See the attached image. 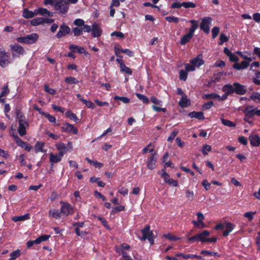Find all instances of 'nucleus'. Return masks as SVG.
Returning a JSON list of instances; mask_svg holds the SVG:
<instances>
[{"mask_svg":"<svg viewBox=\"0 0 260 260\" xmlns=\"http://www.w3.org/2000/svg\"><path fill=\"white\" fill-rule=\"evenodd\" d=\"M44 90L46 92L49 93L51 95H55L56 93V91L54 89L51 88L49 87L48 85H45Z\"/></svg>","mask_w":260,"mask_h":260,"instance_id":"55","label":"nucleus"},{"mask_svg":"<svg viewBox=\"0 0 260 260\" xmlns=\"http://www.w3.org/2000/svg\"><path fill=\"white\" fill-rule=\"evenodd\" d=\"M36 15H37V13H36V10H35L34 11H32L26 8L23 9L22 16L25 18H32Z\"/></svg>","mask_w":260,"mask_h":260,"instance_id":"19","label":"nucleus"},{"mask_svg":"<svg viewBox=\"0 0 260 260\" xmlns=\"http://www.w3.org/2000/svg\"><path fill=\"white\" fill-rule=\"evenodd\" d=\"M50 162L52 167L54 164L59 162L61 159L57 155L51 153L49 155Z\"/></svg>","mask_w":260,"mask_h":260,"instance_id":"24","label":"nucleus"},{"mask_svg":"<svg viewBox=\"0 0 260 260\" xmlns=\"http://www.w3.org/2000/svg\"><path fill=\"white\" fill-rule=\"evenodd\" d=\"M55 147L58 150L68 151V148L66 145L62 142H59L55 145Z\"/></svg>","mask_w":260,"mask_h":260,"instance_id":"56","label":"nucleus"},{"mask_svg":"<svg viewBox=\"0 0 260 260\" xmlns=\"http://www.w3.org/2000/svg\"><path fill=\"white\" fill-rule=\"evenodd\" d=\"M125 210V207L123 205H119L112 208L111 214H115L117 212L123 211Z\"/></svg>","mask_w":260,"mask_h":260,"instance_id":"41","label":"nucleus"},{"mask_svg":"<svg viewBox=\"0 0 260 260\" xmlns=\"http://www.w3.org/2000/svg\"><path fill=\"white\" fill-rule=\"evenodd\" d=\"M97 218L102 222V224L106 229L109 230H110V226L108 224L107 220L105 218L102 217L101 216H98Z\"/></svg>","mask_w":260,"mask_h":260,"instance_id":"50","label":"nucleus"},{"mask_svg":"<svg viewBox=\"0 0 260 260\" xmlns=\"http://www.w3.org/2000/svg\"><path fill=\"white\" fill-rule=\"evenodd\" d=\"M178 131L176 130H174L173 132H172L169 137L168 138L167 141L168 142L172 141L175 138V137L178 134Z\"/></svg>","mask_w":260,"mask_h":260,"instance_id":"63","label":"nucleus"},{"mask_svg":"<svg viewBox=\"0 0 260 260\" xmlns=\"http://www.w3.org/2000/svg\"><path fill=\"white\" fill-rule=\"evenodd\" d=\"M165 19L169 22H174L175 23H178L179 21V18L173 16H167L165 17Z\"/></svg>","mask_w":260,"mask_h":260,"instance_id":"58","label":"nucleus"},{"mask_svg":"<svg viewBox=\"0 0 260 260\" xmlns=\"http://www.w3.org/2000/svg\"><path fill=\"white\" fill-rule=\"evenodd\" d=\"M192 224L199 229H202L206 227L205 223L202 220H193L192 221Z\"/></svg>","mask_w":260,"mask_h":260,"instance_id":"40","label":"nucleus"},{"mask_svg":"<svg viewBox=\"0 0 260 260\" xmlns=\"http://www.w3.org/2000/svg\"><path fill=\"white\" fill-rule=\"evenodd\" d=\"M211 21L212 18L210 17H205L202 19L200 27L205 33L208 34L209 32V25L211 24Z\"/></svg>","mask_w":260,"mask_h":260,"instance_id":"8","label":"nucleus"},{"mask_svg":"<svg viewBox=\"0 0 260 260\" xmlns=\"http://www.w3.org/2000/svg\"><path fill=\"white\" fill-rule=\"evenodd\" d=\"M69 9V3L67 0H58L54 9L61 14H66Z\"/></svg>","mask_w":260,"mask_h":260,"instance_id":"3","label":"nucleus"},{"mask_svg":"<svg viewBox=\"0 0 260 260\" xmlns=\"http://www.w3.org/2000/svg\"><path fill=\"white\" fill-rule=\"evenodd\" d=\"M60 204L61 205L60 210L62 215L68 216L74 214V208L69 203L60 201Z\"/></svg>","mask_w":260,"mask_h":260,"instance_id":"4","label":"nucleus"},{"mask_svg":"<svg viewBox=\"0 0 260 260\" xmlns=\"http://www.w3.org/2000/svg\"><path fill=\"white\" fill-rule=\"evenodd\" d=\"M238 140L239 143L244 145H246L248 144L247 139L244 136L239 137Z\"/></svg>","mask_w":260,"mask_h":260,"instance_id":"64","label":"nucleus"},{"mask_svg":"<svg viewBox=\"0 0 260 260\" xmlns=\"http://www.w3.org/2000/svg\"><path fill=\"white\" fill-rule=\"evenodd\" d=\"M71 32L70 27L66 25V23H63L59 26V30L56 35V37L58 39L61 38L69 35Z\"/></svg>","mask_w":260,"mask_h":260,"instance_id":"7","label":"nucleus"},{"mask_svg":"<svg viewBox=\"0 0 260 260\" xmlns=\"http://www.w3.org/2000/svg\"><path fill=\"white\" fill-rule=\"evenodd\" d=\"M250 145L252 146L257 147L260 145V137L258 135H251L249 137Z\"/></svg>","mask_w":260,"mask_h":260,"instance_id":"14","label":"nucleus"},{"mask_svg":"<svg viewBox=\"0 0 260 260\" xmlns=\"http://www.w3.org/2000/svg\"><path fill=\"white\" fill-rule=\"evenodd\" d=\"M219 97V95L216 93H211L209 94H205L203 95V99H214Z\"/></svg>","mask_w":260,"mask_h":260,"instance_id":"46","label":"nucleus"},{"mask_svg":"<svg viewBox=\"0 0 260 260\" xmlns=\"http://www.w3.org/2000/svg\"><path fill=\"white\" fill-rule=\"evenodd\" d=\"M221 123L223 125L227 126L228 127H233L236 126L235 123H234V122H233L230 120H228V119L222 118L221 119Z\"/></svg>","mask_w":260,"mask_h":260,"instance_id":"38","label":"nucleus"},{"mask_svg":"<svg viewBox=\"0 0 260 260\" xmlns=\"http://www.w3.org/2000/svg\"><path fill=\"white\" fill-rule=\"evenodd\" d=\"M220 29L217 26L214 27L212 29V38H215L219 33Z\"/></svg>","mask_w":260,"mask_h":260,"instance_id":"62","label":"nucleus"},{"mask_svg":"<svg viewBox=\"0 0 260 260\" xmlns=\"http://www.w3.org/2000/svg\"><path fill=\"white\" fill-rule=\"evenodd\" d=\"M80 101L84 104L88 108L94 109L95 108L94 104L91 101H87L83 98H81L80 99Z\"/></svg>","mask_w":260,"mask_h":260,"instance_id":"34","label":"nucleus"},{"mask_svg":"<svg viewBox=\"0 0 260 260\" xmlns=\"http://www.w3.org/2000/svg\"><path fill=\"white\" fill-rule=\"evenodd\" d=\"M163 237L171 241H178L181 239L180 238H177L176 236L171 235L170 234H164Z\"/></svg>","mask_w":260,"mask_h":260,"instance_id":"57","label":"nucleus"},{"mask_svg":"<svg viewBox=\"0 0 260 260\" xmlns=\"http://www.w3.org/2000/svg\"><path fill=\"white\" fill-rule=\"evenodd\" d=\"M74 24L77 26H81L82 27V26L84 25L85 22L83 19L77 18L74 20Z\"/></svg>","mask_w":260,"mask_h":260,"instance_id":"61","label":"nucleus"},{"mask_svg":"<svg viewBox=\"0 0 260 260\" xmlns=\"http://www.w3.org/2000/svg\"><path fill=\"white\" fill-rule=\"evenodd\" d=\"M50 238V235H42L36 239V242L38 243V244L41 243L42 242L47 241Z\"/></svg>","mask_w":260,"mask_h":260,"instance_id":"32","label":"nucleus"},{"mask_svg":"<svg viewBox=\"0 0 260 260\" xmlns=\"http://www.w3.org/2000/svg\"><path fill=\"white\" fill-rule=\"evenodd\" d=\"M21 255V251L19 249H17L10 254L9 260H15L20 256Z\"/></svg>","mask_w":260,"mask_h":260,"instance_id":"30","label":"nucleus"},{"mask_svg":"<svg viewBox=\"0 0 260 260\" xmlns=\"http://www.w3.org/2000/svg\"><path fill=\"white\" fill-rule=\"evenodd\" d=\"M187 77V73L186 71L181 70L179 72V78L184 81H186Z\"/></svg>","mask_w":260,"mask_h":260,"instance_id":"54","label":"nucleus"},{"mask_svg":"<svg viewBox=\"0 0 260 260\" xmlns=\"http://www.w3.org/2000/svg\"><path fill=\"white\" fill-rule=\"evenodd\" d=\"M63 131L68 133H72L74 134H77L78 132V129L74 127L73 124L70 123H66L61 127Z\"/></svg>","mask_w":260,"mask_h":260,"instance_id":"11","label":"nucleus"},{"mask_svg":"<svg viewBox=\"0 0 260 260\" xmlns=\"http://www.w3.org/2000/svg\"><path fill=\"white\" fill-rule=\"evenodd\" d=\"M114 99L115 101L119 100L124 104H128L130 102V99L125 96H120L118 95H115L114 97Z\"/></svg>","mask_w":260,"mask_h":260,"instance_id":"39","label":"nucleus"},{"mask_svg":"<svg viewBox=\"0 0 260 260\" xmlns=\"http://www.w3.org/2000/svg\"><path fill=\"white\" fill-rule=\"evenodd\" d=\"M212 150L211 146L210 145L205 144L203 146L202 148L201 149V152L204 155H207V151H211Z\"/></svg>","mask_w":260,"mask_h":260,"instance_id":"44","label":"nucleus"},{"mask_svg":"<svg viewBox=\"0 0 260 260\" xmlns=\"http://www.w3.org/2000/svg\"><path fill=\"white\" fill-rule=\"evenodd\" d=\"M39 35L36 33H32L25 37H19L16 38L18 43L26 44H32L39 39Z\"/></svg>","mask_w":260,"mask_h":260,"instance_id":"2","label":"nucleus"},{"mask_svg":"<svg viewBox=\"0 0 260 260\" xmlns=\"http://www.w3.org/2000/svg\"><path fill=\"white\" fill-rule=\"evenodd\" d=\"M136 95L140 100L142 101L144 104H147L149 103V100L147 96L139 93H136Z\"/></svg>","mask_w":260,"mask_h":260,"instance_id":"36","label":"nucleus"},{"mask_svg":"<svg viewBox=\"0 0 260 260\" xmlns=\"http://www.w3.org/2000/svg\"><path fill=\"white\" fill-rule=\"evenodd\" d=\"M30 219V214L26 213L23 215L15 216L13 218V220L15 222L19 221H24Z\"/></svg>","mask_w":260,"mask_h":260,"instance_id":"27","label":"nucleus"},{"mask_svg":"<svg viewBox=\"0 0 260 260\" xmlns=\"http://www.w3.org/2000/svg\"><path fill=\"white\" fill-rule=\"evenodd\" d=\"M44 116L48 119V120H49V121L50 122L52 123L53 125H56V118L54 116L50 115L48 113H46V114Z\"/></svg>","mask_w":260,"mask_h":260,"instance_id":"48","label":"nucleus"},{"mask_svg":"<svg viewBox=\"0 0 260 260\" xmlns=\"http://www.w3.org/2000/svg\"><path fill=\"white\" fill-rule=\"evenodd\" d=\"M15 114L16 116V118L18 119V120L19 119H22L25 120V117L24 115V114L22 113L20 109H16L15 111Z\"/></svg>","mask_w":260,"mask_h":260,"instance_id":"51","label":"nucleus"},{"mask_svg":"<svg viewBox=\"0 0 260 260\" xmlns=\"http://www.w3.org/2000/svg\"><path fill=\"white\" fill-rule=\"evenodd\" d=\"M235 225L231 222H226L225 223V230L223 231L222 235L223 237L228 236L230 233L233 230Z\"/></svg>","mask_w":260,"mask_h":260,"instance_id":"17","label":"nucleus"},{"mask_svg":"<svg viewBox=\"0 0 260 260\" xmlns=\"http://www.w3.org/2000/svg\"><path fill=\"white\" fill-rule=\"evenodd\" d=\"M254 112L255 110L253 109V106L251 105L246 107L244 110L245 115L249 117H252L254 115Z\"/></svg>","mask_w":260,"mask_h":260,"instance_id":"21","label":"nucleus"},{"mask_svg":"<svg viewBox=\"0 0 260 260\" xmlns=\"http://www.w3.org/2000/svg\"><path fill=\"white\" fill-rule=\"evenodd\" d=\"M30 24L32 26H37L43 24V17L34 18L30 21Z\"/></svg>","mask_w":260,"mask_h":260,"instance_id":"35","label":"nucleus"},{"mask_svg":"<svg viewBox=\"0 0 260 260\" xmlns=\"http://www.w3.org/2000/svg\"><path fill=\"white\" fill-rule=\"evenodd\" d=\"M222 91L224 92L225 93H224V94H222V95L221 96H220L219 95V97H217L218 101H224V100H225L227 99L228 96L229 95H232V93H228V92L226 90L225 85H224L222 87Z\"/></svg>","mask_w":260,"mask_h":260,"instance_id":"33","label":"nucleus"},{"mask_svg":"<svg viewBox=\"0 0 260 260\" xmlns=\"http://www.w3.org/2000/svg\"><path fill=\"white\" fill-rule=\"evenodd\" d=\"M210 233L209 231L207 230H204L202 233L197 234L199 241H201V242H206L207 238L210 235Z\"/></svg>","mask_w":260,"mask_h":260,"instance_id":"20","label":"nucleus"},{"mask_svg":"<svg viewBox=\"0 0 260 260\" xmlns=\"http://www.w3.org/2000/svg\"><path fill=\"white\" fill-rule=\"evenodd\" d=\"M189 22L192 24V25L189 28L188 33L193 36L195 30L198 27V22L195 20H191Z\"/></svg>","mask_w":260,"mask_h":260,"instance_id":"25","label":"nucleus"},{"mask_svg":"<svg viewBox=\"0 0 260 260\" xmlns=\"http://www.w3.org/2000/svg\"><path fill=\"white\" fill-rule=\"evenodd\" d=\"M152 231H150V226L149 225H146L144 229H142L141 232H142L143 234V236L141 238V240H146L147 239V238H148L147 236L149 233V232H151Z\"/></svg>","mask_w":260,"mask_h":260,"instance_id":"23","label":"nucleus"},{"mask_svg":"<svg viewBox=\"0 0 260 260\" xmlns=\"http://www.w3.org/2000/svg\"><path fill=\"white\" fill-rule=\"evenodd\" d=\"M49 217L56 219H59L62 215L60 211L54 209H51L48 211Z\"/></svg>","mask_w":260,"mask_h":260,"instance_id":"16","label":"nucleus"},{"mask_svg":"<svg viewBox=\"0 0 260 260\" xmlns=\"http://www.w3.org/2000/svg\"><path fill=\"white\" fill-rule=\"evenodd\" d=\"M122 66L120 67V72L125 73L126 74H128L129 75H131L132 74V70L127 67L125 64H122Z\"/></svg>","mask_w":260,"mask_h":260,"instance_id":"37","label":"nucleus"},{"mask_svg":"<svg viewBox=\"0 0 260 260\" xmlns=\"http://www.w3.org/2000/svg\"><path fill=\"white\" fill-rule=\"evenodd\" d=\"M45 145V143L43 142H37L35 146V151L36 153L39 152H45L44 151L43 147Z\"/></svg>","mask_w":260,"mask_h":260,"instance_id":"28","label":"nucleus"},{"mask_svg":"<svg viewBox=\"0 0 260 260\" xmlns=\"http://www.w3.org/2000/svg\"><path fill=\"white\" fill-rule=\"evenodd\" d=\"M18 122L19 124L18 132L20 136H24L26 134V127H28V123L26 121V119H19Z\"/></svg>","mask_w":260,"mask_h":260,"instance_id":"9","label":"nucleus"},{"mask_svg":"<svg viewBox=\"0 0 260 260\" xmlns=\"http://www.w3.org/2000/svg\"><path fill=\"white\" fill-rule=\"evenodd\" d=\"M14 138L15 139L16 143L18 146L23 148L25 145H26V142L22 140L18 136H15Z\"/></svg>","mask_w":260,"mask_h":260,"instance_id":"43","label":"nucleus"},{"mask_svg":"<svg viewBox=\"0 0 260 260\" xmlns=\"http://www.w3.org/2000/svg\"><path fill=\"white\" fill-rule=\"evenodd\" d=\"M226 90L228 93H236L238 95H244L246 92V86L242 85L239 82H234L233 84H225Z\"/></svg>","mask_w":260,"mask_h":260,"instance_id":"1","label":"nucleus"},{"mask_svg":"<svg viewBox=\"0 0 260 260\" xmlns=\"http://www.w3.org/2000/svg\"><path fill=\"white\" fill-rule=\"evenodd\" d=\"M156 155V152H154L151 153L150 157L148 158L147 159V166L148 168L151 170L154 169L155 168V163L157 159Z\"/></svg>","mask_w":260,"mask_h":260,"instance_id":"10","label":"nucleus"},{"mask_svg":"<svg viewBox=\"0 0 260 260\" xmlns=\"http://www.w3.org/2000/svg\"><path fill=\"white\" fill-rule=\"evenodd\" d=\"M220 42H219L218 44L219 45H222L223 43L227 42L229 41L228 37L223 33H222L220 35Z\"/></svg>","mask_w":260,"mask_h":260,"instance_id":"52","label":"nucleus"},{"mask_svg":"<svg viewBox=\"0 0 260 260\" xmlns=\"http://www.w3.org/2000/svg\"><path fill=\"white\" fill-rule=\"evenodd\" d=\"M214 105V103L212 101H209L202 106V109L203 110H207L210 109L212 106Z\"/></svg>","mask_w":260,"mask_h":260,"instance_id":"60","label":"nucleus"},{"mask_svg":"<svg viewBox=\"0 0 260 260\" xmlns=\"http://www.w3.org/2000/svg\"><path fill=\"white\" fill-rule=\"evenodd\" d=\"M179 106L182 108H185L190 105V101L187 99L186 95H183L179 102Z\"/></svg>","mask_w":260,"mask_h":260,"instance_id":"18","label":"nucleus"},{"mask_svg":"<svg viewBox=\"0 0 260 260\" xmlns=\"http://www.w3.org/2000/svg\"><path fill=\"white\" fill-rule=\"evenodd\" d=\"M192 37L193 36H192L188 32L187 33L181 38L180 40V44L182 45H185L187 43L189 42L190 41Z\"/></svg>","mask_w":260,"mask_h":260,"instance_id":"26","label":"nucleus"},{"mask_svg":"<svg viewBox=\"0 0 260 260\" xmlns=\"http://www.w3.org/2000/svg\"><path fill=\"white\" fill-rule=\"evenodd\" d=\"M47 10L46 8L40 7L36 9V13H37V15L40 14L42 16H46Z\"/></svg>","mask_w":260,"mask_h":260,"instance_id":"45","label":"nucleus"},{"mask_svg":"<svg viewBox=\"0 0 260 260\" xmlns=\"http://www.w3.org/2000/svg\"><path fill=\"white\" fill-rule=\"evenodd\" d=\"M64 82L68 84H77L79 83V81L76 78L72 76L66 78Z\"/></svg>","mask_w":260,"mask_h":260,"instance_id":"31","label":"nucleus"},{"mask_svg":"<svg viewBox=\"0 0 260 260\" xmlns=\"http://www.w3.org/2000/svg\"><path fill=\"white\" fill-rule=\"evenodd\" d=\"M72 32L74 34L75 37H78L83 34V30L82 27H75L73 30Z\"/></svg>","mask_w":260,"mask_h":260,"instance_id":"42","label":"nucleus"},{"mask_svg":"<svg viewBox=\"0 0 260 260\" xmlns=\"http://www.w3.org/2000/svg\"><path fill=\"white\" fill-rule=\"evenodd\" d=\"M188 116L191 118H194L201 120L205 119V116L203 112L192 111L189 112Z\"/></svg>","mask_w":260,"mask_h":260,"instance_id":"15","label":"nucleus"},{"mask_svg":"<svg viewBox=\"0 0 260 260\" xmlns=\"http://www.w3.org/2000/svg\"><path fill=\"white\" fill-rule=\"evenodd\" d=\"M66 116L70 118L71 120L78 123L80 122V119L77 117L76 114L73 113L71 110H69L65 113Z\"/></svg>","mask_w":260,"mask_h":260,"instance_id":"22","label":"nucleus"},{"mask_svg":"<svg viewBox=\"0 0 260 260\" xmlns=\"http://www.w3.org/2000/svg\"><path fill=\"white\" fill-rule=\"evenodd\" d=\"M182 5L185 8H194L196 7V4L191 2H183Z\"/></svg>","mask_w":260,"mask_h":260,"instance_id":"53","label":"nucleus"},{"mask_svg":"<svg viewBox=\"0 0 260 260\" xmlns=\"http://www.w3.org/2000/svg\"><path fill=\"white\" fill-rule=\"evenodd\" d=\"M10 47L12 51V55L13 58L20 57L25 52L23 47L19 44L12 45Z\"/></svg>","mask_w":260,"mask_h":260,"instance_id":"6","label":"nucleus"},{"mask_svg":"<svg viewBox=\"0 0 260 260\" xmlns=\"http://www.w3.org/2000/svg\"><path fill=\"white\" fill-rule=\"evenodd\" d=\"M11 62L9 53L0 49V66L4 68L8 67Z\"/></svg>","mask_w":260,"mask_h":260,"instance_id":"5","label":"nucleus"},{"mask_svg":"<svg viewBox=\"0 0 260 260\" xmlns=\"http://www.w3.org/2000/svg\"><path fill=\"white\" fill-rule=\"evenodd\" d=\"M10 90L8 88V85L7 84L5 85L3 88H2V90L0 93L1 96H6L9 93Z\"/></svg>","mask_w":260,"mask_h":260,"instance_id":"49","label":"nucleus"},{"mask_svg":"<svg viewBox=\"0 0 260 260\" xmlns=\"http://www.w3.org/2000/svg\"><path fill=\"white\" fill-rule=\"evenodd\" d=\"M249 100H253L254 102H256L257 100L260 101V93L258 92H252Z\"/></svg>","mask_w":260,"mask_h":260,"instance_id":"47","label":"nucleus"},{"mask_svg":"<svg viewBox=\"0 0 260 260\" xmlns=\"http://www.w3.org/2000/svg\"><path fill=\"white\" fill-rule=\"evenodd\" d=\"M200 253L204 255H211L214 256H217L218 257H220V254L218 252L210 251L206 250H202L201 251Z\"/></svg>","mask_w":260,"mask_h":260,"instance_id":"29","label":"nucleus"},{"mask_svg":"<svg viewBox=\"0 0 260 260\" xmlns=\"http://www.w3.org/2000/svg\"><path fill=\"white\" fill-rule=\"evenodd\" d=\"M190 62L195 67H200L205 63V61L203 59V55L201 53L191 59Z\"/></svg>","mask_w":260,"mask_h":260,"instance_id":"13","label":"nucleus"},{"mask_svg":"<svg viewBox=\"0 0 260 260\" xmlns=\"http://www.w3.org/2000/svg\"><path fill=\"white\" fill-rule=\"evenodd\" d=\"M256 213V212H247L244 213V217L247 218L249 221H251L253 219V215Z\"/></svg>","mask_w":260,"mask_h":260,"instance_id":"59","label":"nucleus"},{"mask_svg":"<svg viewBox=\"0 0 260 260\" xmlns=\"http://www.w3.org/2000/svg\"><path fill=\"white\" fill-rule=\"evenodd\" d=\"M102 34V29L100 26L96 23L92 25L91 35L93 38H98L100 37Z\"/></svg>","mask_w":260,"mask_h":260,"instance_id":"12","label":"nucleus"}]
</instances>
